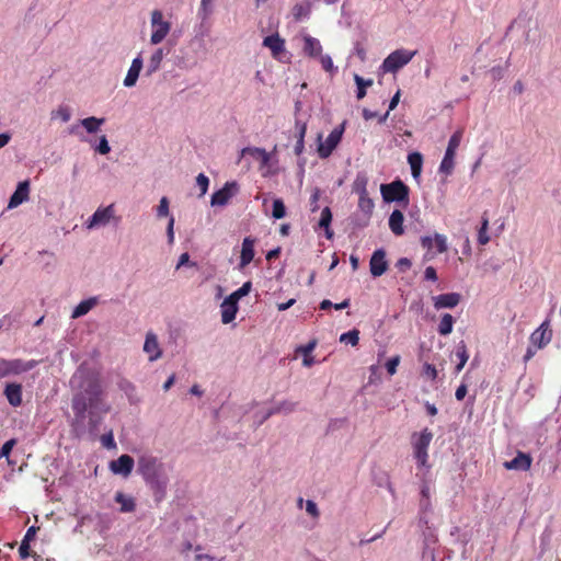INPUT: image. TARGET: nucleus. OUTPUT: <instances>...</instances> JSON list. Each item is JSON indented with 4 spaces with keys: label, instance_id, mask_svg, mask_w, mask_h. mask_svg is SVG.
Instances as JSON below:
<instances>
[{
    "label": "nucleus",
    "instance_id": "obj_53",
    "mask_svg": "<svg viewBox=\"0 0 561 561\" xmlns=\"http://www.w3.org/2000/svg\"><path fill=\"white\" fill-rule=\"evenodd\" d=\"M319 198H320V190L314 188L310 196V210L312 213H314L319 209V205H318Z\"/></svg>",
    "mask_w": 561,
    "mask_h": 561
},
{
    "label": "nucleus",
    "instance_id": "obj_64",
    "mask_svg": "<svg viewBox=\"0 0 561 561\" xmlns=\"http://www.w3.org/2000/svg\"><path fill=\"white\" fill-rule=\"evenodd\" d=\"M215 558L208 553H197L195 556V561H214Z\"/></svg>",
    "mask_w": 561,
    "mask_h": 561
},
{
    "label": "nucleus",
    "instance_id": "obj_49",
    "mask_svg": "<svg viewBox=\"0 0 561 561\" xmlns=\"http://www.w3.org/2000/svg\"><path fill=\"white\" fill-rule=\"evenodd\" d=\"M157 216L159 218L169 216V199H168V197L163 196L160 199V203L157 207Z\"/></svg>",
    "mask_w": 561,
    "mask_h": 561
},
{
    "label": "nucleus",
    "instance_id": "obj_43",
    "mask_svg": "<svg viewBox=\"0 0 561 561\" xmlns=\"http://www.w3.org/2000/svg\"><path fill=\"white\" fill-rule=\"evenodd\" d=\"M215 0H201L198 15L202 19L208 18L214 12Z\"/></svg>",
    "mask_w": 561,
    "mask_h": 561
},
{
    "label": "nucleus",
    "instance_id": "obj_29",
    "mask_svg": "<svg viewBox=\"0 0 561 561\" xmlns=\"http://www.w3.org/2000/svg\"><path fill=\"white\" fill-rule=\"evenodd\" d=\"M358 207L366 215H370L375 207L374 201L369 197L367 188H365V183L359 191Z\"/></svg>",
    "mask_w": 561,
    "mask_h": 561
},
{
    "label": "nucleus",
    "instance_id": "obj_37",
    "mask_svg": "<svg viewBox=\"0 0 561 561\" xmlns=\"http://www.w3.org/2000/svg\"><path fill=\"white\" fill-rule=\"evenodd\" d=\"M104 122H105L104 118H98V117L91 116V117L83 118L81 121V125L84 127V129L89 134H94L100 129V127L104 124Z\"/></svg>",
    "mask_w": 561,
    "mask_h": 561
},
{
    "label": "nucleus",
    "instance_id": "obj_4",
    "mask_svg": "<svg viewBox=\"0 0 561 561\" xmlns=\"http://www.w3.org/2000/svg\"><path fill=\"white\" fill-rule=\"evenodd\" d=\"M36 366L35 360L24 362L20 358L4 359L0 358V379L20 375L33 369Z\"/></svg>",
    "mask_w": 561,
    "mask_h": 561
},
{
    "label": "nucleus",
    "instance_id": "obj_19",
    "mask_svg": "<svg viewBox=\"0 0 561 561\" xmlns=\"http://www.w3.org/2000/svg\"><path fill=\"white\" fill-rule=\"evenodd\" d=\"M238 310V302L231 300L229 297H226L220 305L221 322L224 324L232 322L236 319Z\"/></svg>",
    "mask_w": 561,
    "mask_h": 561
},
{
    "label": "nucleus",
    "instance_id": "obj_28",
    "mask_svg": "<svg viewBox=\"0 0 561 561\" xmlns=\"http://www.w3.org/2000/svg\"><path fill=\"white\" fill-rule=\"evenodd\" d=\"M114 500L116 503L121 504V513H131L136 510L135 499L121 491L116 492Z\"/></svg>",
    "mask_w": 561,
    "mask_h": 561
},
{
    "label": "nucleus",
    "instance_id": "obj_41",
    "mask_svg": "<svg viewBox=\"0 0 561 561\" xmlns=\"http://www.w3.org/2000/svg\"><path fill=\"white\" fill-rule=\"evenodd\" d=\"M251 288H252V283L245 282L239 289L231 293L228 297L231 300H234L236 302H238L242 297L247 296L251 291Z\"/></svg>",
    "mask_w": 561,
    "mask_h": 561
},
{
    "label": "nucleus",
    "instance_id": "obj_55",
    "mask_svg": "<svg viewBox=\"0 0 561 561\" xmlns=\"http://www.w3.org/2000/svg\"><path fill=\"white\" fill-rule=\"evenodd\" d=\"M174 221H175L174 217L170 216L168 227H167L169 243H173V241H174V230H173Z\"/></svg>",
    "mask_w": 561,
    "mask_h": 561
},
{
    "label": "nucleus",
    "instance_id": "obj_14",
    "mask_svg": "<svg viewBox=\"0 0 561 561\" xmlns=\"http://www.w3.org/2000/svg\"><path fill=\"white\" fill-rule=\"evenodd\" d=\"M370 273L374 277H379L388 270L386 252L382 249L376 250L369 261Z\"/></svg>",
    "mask_w": 561,
    "mask_h": 561
},
{
    "label": "nucleus",
    "instance_id": "obj_6",
    "mask_svg": "<svg viewBox=\"0 0 561 561\" xmlns=\"http://www.w3.org/2000/svg\"><path fill=\"white\" fill-rule=\"evenodd\" d=\"M138 472L147 482L163 473V465L152 456H141L138 459Z\"/></svg>",
    "mask_w": 561,
    "mask_h": 561
},
{
    "label": "nucleus",
    "instance_id": "obj_12",
    "mask_svg": "<svg viewBox=\"0 0 561 561\" xmlns=\"http://www.w3.org/2000/svg\"><path fill=\"white\" fill-rule=\"evenodd\" d=\"M114 205L98 208L88 221V228L104 226L114 217Z\"/></svg>",
    "mask_w": 561,
    "mask_h": 561
},
{
    "label": "nucleus",
    "instance_id": "obj_59",
    "mask_svg": "<svg viewBox=\"0 0 561 561\" xmlns=\"http://www.w3.org/2000/svg\"><path fill=\"white\" fill-rule=\"evenodd\" d=\"M424 373L432 379H436L437 377V369L434 365L425 364L424 365Z\"/></svg>",
    "mask_w": 561,
    "mask_h": 561
},
{
    "label": "nucleus",
    "instance_id": "obj_8",
    "mask_svg": "<svg viewBox=\"0 0 561 561\" xmlns=\"http://www.w3.org/2000/svg\"><path fill=\"white\" fill-rule=\"evenodd\" d=\"M345 130V122L336 126L330 135L327 137L324 142H320L318 146V154L321 159L329 158L333 150L342 140L343 133Z\"/></svg>",
    "mask_w": 561,
    "mask_h": 561
},
{
    "label": "nucleus",
    "instance_id": "obj_15",
    "mask_svg": "<svg viewBox=\"0 0 561 561\" xmlns=\"http://www.w3.org/2000/svg\"><path fill=\"white\" fill-rule=\"evenodd\" d=\"M28 197H30V182L27 180H25L18 184L16 190L10 197L8 208L9 209L16 208L22 203L28 201Z\"/></svg>",
    "mask_w": 561,
    "mask_h": 561
},
{
    "label": "nucleus",
    "instance_id": "obj_9",
    "mask_svg": "<svg viewBox=\"0 0 561 561\" xmlns=\"http://www.w3.org/2000/svg\"><path fill=\"white\" fill-rule=\"evenodd\" d=\"M263 46L271 49L272 56L282 61L288 62L290 55L285 49V41L283 37H264Z\"/></svg>",
    "mask_w": 561,
    "mask_h": 561
},
{
    "label": "nucleus",
    "instance_id": "obj_23",
    "mask_svg": "<svg viewBox=\"0 0 561 561\" xmlns=\"http://www.w3.org/2000/svg\"><path fill=\"white\" fill-rule=\"evenodd\" d=\"M142 69V58L140 56L136 57L124 79V85L127 88L134 87L138 80L139 73Z\"/></svg>",
    "mask_w": 561,
    "mask_h": 561
},
{
    "label": "nucleus",
    "instance_id": "obj_2",
    "mask_svg": "<svg viewBox=\"0 0 561 561\" xmlns=\"http://www.w3.org/2000/svg\"><path fill=\"white\" fill-rule=\"evenodd\" d=\"M433 439V433L428 428H424L420 433H413L411 436V444L413 455L419 467L430 468L428 465V447Z\"/></svg>",
    "mask_w": 561,
    "mask_h": 561
},
{
    "label": "nucleus",
    "instance_id": "obj_45",
    "mask_svg": "<svg viewBox=\"0 0 561 561\" xmlns=\"http://www.w3.org/2000/svg\"><path fill=\"white\" fill-rule=\"evenodd\" d=\"M162 58H163L162 49H157L152 54V56L150 58L149 66H148L149 73L154 72L160 67V62H161Z\"/></svg>",
    "mask_w": 561,
    "mask_h": 561
},
{
    "label": "nucleus",
    "instance_id": "obj_61",
    "mask_svg": "<svg viewBox=\"0 0 561 561\" xmlns=\"http://www.w3.org/2000/svg\"><path fill=\"white\" fill-rule=\"evenodd\" d=\"M37 529L38 528H36L35 526L30 527L24 535L23 541H25V542L32 541L36 535Z\"/></svg>",
    "mask_w": 561,
    "mask_h": 561
},
{
    "label": "nucleus",
    "instance_id": "obj_35",
    "mask_svg": "<svg viewBox=\"0 0 561 561\" xmlns=\"http://www.w3.org/2000/svg\"><path fill=\"white\" fill-rule=\"evenodd\" d=\"M408 162L414 179L420 178L423 164V157L420 152H412L408 156Z\"/></svg>",
    "mask_w": 561,
    "mask_h": 561
},
{
    "label": "nucleus",
    "instance_id": "obj_38",
    "mask_svg": "<svg viewBox=\"0 0 561 561\" xmlns=\"http://www.w3.org/2000/svg\"><path fill=\"white\" fill-rule=\"evenodd\" d=\"M489 229V217L486 216V213H484L481 217V227L478 231V242L481 245H485L490 241V237L488 234Z\"/></svg>",
    "mask_w": 561,
    "mask_h": 561
},
{
    "label": "nucleus",
    "instance_id": "obj_11",
    "mask_svg": "<svg viewBox=\"0 0 561 561\" xmlns=\"http://www.w3.org/2000/svg\"><path fill=\"white\" fill-rule=\"evenodd\" d=\"M552 339V331L549 327V322L545 321L530 334V344L536 348L546 347Z\"/></svg>",
    "mask_w": 561,
    "mask_h": 561
},
{
    "label": "nucleus",
    "instance_id": "obj_34",
    "mask_svg": "<svg viewBox=\"0 0 561 561\" xmlns=\"http://www.w3.org/2000/svg\"><path fill=\"white\" fill-rule=\"evenodd\" d=\"M311 12V3L309 1H304L297 3L293 8V16L296 21H302L309 18Z\"/></svg>",
    "mask_w": 561,
    "mask_h": 561
},
{
    "label": "nucleus",
    "instance_id": "obj_7",
    "mask_svg": "<svg viewBox=\"0 0 561 561\" xmlns=\"http://www.w3.org/2000/svg\"><path fill=\"white\" fill-rule=\"evenodd\" d=\"M462 139V130L455 131L449 141L445 152V156L440 162L439 170L443 173L450 174L454 169V158L456 154V150L458 149L460 141Z\"/></svg>",
    "mask_w": 561,
    "mask_h": 561
},
{
    "label": "nucleus",
    "instance_id": "obj_30",
    "mask_svg": "<svg viewBox=\"0 0 561 561\" xmlns=\"http://www.w3.org/2000/svg\"><path fill=\"white\" fill-rule=\"evenodd\" d=\"M296 129H297V141L294 147V152L296 156L302 154L305 150V136L307 131V125L306 123H301L299 121L296 122Z\"/></svg>",
    "mask_w": 561,
    "mask_h": 561
},
{
    "label": "nucleus",
    "instance_id": "obj_3",
    "mask_svg": "<svg viewBox=\"0 0 561 561\" xmlns=\"http://www.w3.org/2000/svg\"><path fill=\"white\" fill-rule=\"evenodd\" d=\"M380 193L385 202L399 203L403 207L409 205L410 188L401 180H396L388 184L380 185Z\"/></svg>",
    "mask_w": 561,
    "mask_h": 561
},
{
    "label": "nucleus",
    "instance_id": "obj_47",
    "mask_svg": "<svg viewBox=\"0 0 561 561\" xmlns=\"http://www.w3.org/2000/svg\"><path fill=\"white\" fill-rule=\"evenodd\" d=\"M319 61L324 71L334 75L337 71V68L334 67L332 58L329 55H321L319 57Z\"/></svg>",
    "mask_w": 561,
    "mask_h": 561
},
{
    "label": "nucleus",
    "instance_id": "obj_10",
    "mask_svg": "<svg viewBox=\"0 0 561 561\" xmlns=\"http://www.w3.org/2000/svg\"><path fill=\"white\" fill-rule=\"evenodd\" d=\"M239 185L237 182H227L222 188L216 191L211 195L210 204L213 206H225L238 193Z\"/></svg>",
    "mask_w": 561,
    "mask_h": 561
},
{
    "label": "nucleus",
    "instance_id": "obj_48",
    "mask_svg": "<svg viewBox=\"0 0 561 561\" xmlns=\"http://www.w3.org/2000/svg\"><path fill=\"white\" fill-rule=\"evenodd\" d=\"M196 184L201 188L199 196H204L208 190L209 179L204 173H199L196 178Z\"/></svg>",
    "mask_w": 561,
    "mask_h": 561
},
{
    "label": "nucleus",
    "instance_id": "obj_46",
    "mask_svg": "<svg viewBox=\"0 0 561 561\" xmlns=\"http://www.w3.org/2000/svg\"><path fill=\"white\" fill-rule=\"evenodd\" d=\"M296 404L293 402L284 401L273 408L268 413L267 416L275 414V413H290L295 410Z\"/></svg>",
    "mask_w": 561,
    "mask_h": 561
},
{
    "label": "nucleus",
    "instance_id": "obj_13",
    "mask_svg": "<svg viewBox=\"0 0 561 561\" xmlns=\"http://www.w3.org/2000/svg\"><path fill=\"white\" fill-rule=\"evenodd\" d=\"M135 461L129 455H122L116 460L110 462V469L115 474L128 477L134 468Z\"/></svg>",
    "mask_w": 561,
    "mask_h": 561
},
{
    "label": "nucleus",
    "instance_id": "obj_51",
    "mask_svg": "<svg viewBox=\"0 0 561 561\" xmlns=\"http://www.w3.org/2000/svg\"><path fill=\"white\" fill-rule=\"evenodd\" d=\"M95 150L101 154H107L111 151V147L105 135L100 137V141Z\"/></svg>",
    "mask_w": 561,
    "mask_h": 561
},
{
    "label": "nucleus",
    "instance_id": "obj_62",
    "mask_svg": "<svg viewBox=\"0 0 561 561\" xmlns=\"http://www.w3.org/2000/svg\"><path fill=\"white\" fill-rule=\"evenodd\" d=\"M365 183V187L367 186V179L365 176H357V179L354 182V190L359 194V191L362 190V185Z\"/></svg>",
    "mask_w": 561,
    "mask_h": 561
},
{
    "label": "nucleus",
    "instance_id": "obj_60",
    "mask_svg": "<svg viewBox=\"0 0 561 561\" xmlns=\"http://www.w3.org/2000/svg\"><path fill=\"white\" fill-rule=\"evenodd\" d=\"M467 394V386L465 383H461L457 389H456V392H455V397L458 401H461L465 399Z\"/></svg>",
    "mask_w": 561,
    "mask_h": 561
},
{
    "label": "nucleus",
    "instance_id": "obj_20",
    "mask_svg": "<svg viewBox=\"0 0 561 561\" xmlns=\"http://www.w3.org/2000/svg\"><path fill=\"white\" fill-rule=\"evenodd\" d=\"M461 296L458 293L442 294L433 298L435 309L454 308L460 302Z\"/></svg>",
    "mask_w": 561,
    "mask_h": 561
},
{
    "label": "nucleus",
    "instance_id": "obj_25",
    "mask_svg": "<svg viewBox=\"0 0 561 561\" xmlns=\"http://www.w3.org/2000/svg\"><path fill=\"white\" fill-rule=\"evenodd\" d=\"M250 156L253 159L260 161L262 168L266 167L270 163V153L263 149L257 147H247L242 149V156Z\"/></svg>",
    "mask_w": 561,
    "mask_h": 561
},
{
    "label": "nucleus",
    "instance_id": "obj_5",
    "mask_svg": "<svg viewBox=\"0 0 561 561\" xmlns=\"http://www.w3.org/2000/svg\"><path fill=\"white\" fill-rule=\"evenodd\" d=\"M414 55L415 50L397 49L383 60L381 68L385 72H396L410 62Z\"/></svg>",
    "mask_w": 561,
    "mask_h": 561
},
{
    "label": "nucleus",
    "instance_id": "obj_22",
    "mask_svg": "<svg viewBox=\"0 0 561 561\" xmlns=\"http://www.w3.org/2000/svg\"><path fill=\"white\" fill-rule=\"evenodd\" d=\"M3 393L10 405L18 408L22 404V385L16 382L7 383Z\"/></svg>",
    "mask_w": 561,
    "mask_h": 561
},
{
    "label": "nucleus",
    "instance_id": "obj_58",
    "mask_svg": "<svg viewBox=\"0 0 561 561\" xmlns=\"http://www.w3.org/2000/svg\"><path fill=\"white\" fill-rule=\"evenodd\" d=\"M19 554L21 559H25L30 556V542H25L22 540L19 548Z\"/></svg>",
    "mask_w": 561,
    "mask_h": 561
},
{
    "label": "nucleus",
    "instance_id": "obj_50",
    "mask_svg": "<svg viewBox=\"0 0 561 561\" xmlns=\"http://www.w3.org/2000/svg\"><path fill=\"white\" fill-rule=\"evenodd\" d=\"M400 364V356L396 355L391 358H389L386 363V369L389 375H394L397 373V367Z\"/></svg>",
    "mask_w": 561,
    "mask_h": 561
},
{
    "label": "nucleus",
    "instance_id": "obj_42",
    "mask_svg": "<svg viewBox=\"0 0 561 561\" xmlns=\"http://www.w3.org/2000/svg\"><path fill=\"white\" fill-rule=\"evenodd\" d=\"M341 342L350 343L352 346H356L359 342V331L353 329L340 336Z\"/></svg>",
    "mask_w": 561,
    "mask_h": 561
},
{
    "label": "nucleus",
    "instance_id": "obj_52",
    "mask_svg": "<svg viewBox=\"0 0 561 561\" xmlns=\"http://www.w3.org/2000/svg\"><path fill=\"white\" fill-rule=\"evenodd\" d=\"M55 115L65 123L68 122L71 117L70 110L67 106H59L55 112Z\"/></svg>",
    "mask_w": 561,
    "mask_h": 561
},
{
    "label": "nucleus",
    "instance_id": "obj_33",
    "mask_svg": "<svg viewBox=\"0 0 561 561\" xmlns=\"http://www.w3.org/2000/svg\"><path fill=\"white\" fill-rule=\"evenodd\" d=\"M305 53L310 57H320L322 55V46L316 37H305Z\"/></svg>",
    "mask_w": 561,
    "mask_h": 561
},
{
    "label": "nucleus",
    "instance_id": "obj_24",
    "mask_svg": "<svg viewBox=\"0 0 561 561\" xmlns=\"http://www.w3.org/2000/svg\"><path fill=\"white\" fill-rule=\"evenodd\" d=\"M254 257V240L250 237L243 239L241 256H240V267H244L251 263Z\"/></svg>",
    "mask_w": 561,
    "mask_h": 561
},
{
    "label": "nucleus",
    "instance_id": "obj_18",
    "mask_svg": "<svg viewBox=\"0 0 561 561\" xmlns=\"http://www.w3.org/2000/svg\"><path fill=\"white\" fill-rule=\"evenodd\" d=\"M144 351L149 355V360L153 362L161 357L162 352L159 346L158 337L154 333L148 332L146 335Z\"/></svg>",
    "mask_w": 561,
    "mask_h": 561
},
{
    "label": "nucleus",
    "instance_id": "obj_44",
    "mask_svg": "<svg viewBox=\"0 0 561 561\" xmlns=\"http://www.w3.org/2000/svg\"><path fill=\"white\" fill-rule=\"evenodd\" d=\"M285 215H286V208H285L284 202L280 198L274 199L272 216L275 219H282L285 217Z\"/></svg>",
    "mask_w": 561,
    "mask_h": 561
},
{
    "label": "nucleus",
    "instance_id": "obj_40",
    "mask_svg": "<svg viewBox=\"0 0 561 561\" xmlns=\"http://www.w3.org/2000/svg\"><path fill=\"white\" fill-rule=\"evenodd\" d=\"M355 83L357 85L356 96L358 100L363 99L366 95V88L373 84L371 79H364L363 77L355 75L354 76Z\"/></svg>",
    "mask_w": 561,
    "mask_h": 561
},
{
    "label": "nucleus",
    "instance_id": "obj_1",
    "mask_svg": "<svg viewBox=\"0 0 561 561\" xmlns=\"http://www.w3.org/2000/svg\"><path fill=\"white\" fill-rule=\"evenodd\" d=\"M82 391L72 398V410L77 417L83 419L88 409H98L101 401V385L96 378L89 377L80 386Z\"/></svg>",
    "mask_w": 561,
    "mask_h": 561
},
{
    "label": "nucleus",
    "instance_id": "obj_21",
    "mask_svg": "<svg viewBox=\"0 0 561 561\" xmlns=\"http://www.w3.org/2000/svg\"><path fill=\"white\" fill-rule=\"evenodd\" d=\"M152 34L151 35H168L170 32V23L164 20L163 14L159 10L151 13Z\"/></svg>",
    "mask_w": 561,
    "mask_h": 561
},
{
    "label": "nucleus",
    "instance_id": "obj_56",
    "mask_svg": "<svg viewBox=\"0 0 561 561\" xmlns=\"http://www.w3.org/2000/svg\"><path fill=\"white\" fill-rule=\"evenodd\" d=\"M424 277L427 280L436 282L437 280L436 270L433 266H427L424 272Z\"/></svg>",
    "mask_w": 561,
    "mask_h": 561
},
{
    "label": "nucleus",
    "instance_id": "obj_63",
    "mask_svg": "<svg viewBox=\"0 0 561 561\" xmlns=\"http://www.w3.org/2000/svg\"><path fill=\"white\" fill-rule=\"evenodd\" d=\"M102 444L107 448L115 447L112 434L102 436Z\"/></svg>",
    "mask_w": 561,
    "mask_h": 561
},
{
    "label": "nucleus",
    "instance_id": "obj_31",
    "mask_svg": "<svg viewBox=\"0 0 561 561\" xmlns=\"http://www.w3.org/2000/svg\"><path fill=\"white\" fill-rule=\"evenodd\" d=\"M331 221H332V211H331L330 207H324L321 211V217L318 222V227L320 229H324L325 237L328 239H332V237H333V231L330 228Z\"/></svg>",
    "mask_w": 561,
    "mask_h": 561
},
{
    "label": "nucleus",
    "instance_id": "obj_36",
    "mask_svg": "<svg viewBox=\"0 0 561 561\" xmlns=\"http://www.w3.org/2000/svg\"><path fill=\"white\" fill-rule=\"evenodd\" d=\"M96 305V298L81 301L72 311L71 318L77 319L87 314Z\"/></svg>",
    "mask_w": 561,
    "mask_h": 561
},
{
    "label": "nucleus",
    "instance_id": "obj_57",
    "mask_svg": "<svg viewBox=\"0 0 561 561\" xmlns=\"http://www.w3.org/2000/svg\"><path fill=\"white\" fill-rule=\"evenodd\" d=\"M306 511L308 512V514H310L313 517L319 516V510L317 507V504L313 501H307Z\"/></svg>",
    "mask_w": 561,
    "mask_h": 561
},
{
    "label": "nucleus",
    "instance_id": "obj_32",
    "mask_svg": "<svg viewBox=\"0 0 561 561\" xmlns=\"http://www.w3.org/2000/svg\"><path fill=\"white\" fill-rule=\"evenodd\" d=\"M455 355H456V357L459 360L458 364L455 367V373L459 374L462 370V368L465 367V365L468 362V359H469V353H468L466 343L463 341H460L457 344Z\"/></svg>",
    "mask_w": 561,
    "mask_h": 561
},
{
    "label": "nucleus",
    "instance_id": "obj_39",
    "mask_svg": "<svg viewBox=\"0 0 561 561\" xmlns=\"http://www.w3.org/2000/svg\"><path fill=\"white\" fill-rule=\"evenodd\" d=\"M454 318L451 314L449 313H445L443 314L442 319H440V322L438 324V333L440 335H448L451 333L453 331V325H454Z\"/></svg>",
    "mask_w": 561,
    "mask_h": 561
},
{
    "label": "nucleus",
    "instance_id": "obj_26",
    "mask_svg": "<svg viewBox=\"0 0 561 561\" xmlns=\"http://www.w3.org/2000/svg\"><path fill=\"white\" fill-rule=\"evenodd\" d=\"M404 216L401 210L394 209L389 217V228L396 236H402L404 233L403 228Z\"/></svg>",
    "mask_w": 561,
    "mask_h": 561
},
{
    "label": "nucleus",
    "instance_id": "obj_54",
    "mask_svg": "<svg viewBox=\"0 0 561 561\" xmlns=\"http://www.w3.org/2000/svg\"><path fill=\"white\" fill-rule=\"evenodd\" d=\"M14 445H15L14 439H10V440L5 442L0 449V459L3 457H9Z\"/></svg>",
    "mask_w": 561,
    "mask_h": 561
},
{
    "label": "nucleus",
    "instance_id": "obj_16",
    "mask_svg": "<svg viewBox=\"0 0 561 561\" xmlns=\"http://www.w3.org/2000/svg\"><path fill=\"white\" fill-rule=\"evenodd\" d=\"M531 462L533 458L529 454L518 451L512 460L505 461L503 466L507 470L527 471L530 469Z\"/></svg>",
    "mask_w": 561,
    "mask_h": 561
},
{
    "label": "nucleus",
    "instance_id": "obj_27",
    "mask_svg": "<svg viewBox=\"0 0 561 561\" xmlns=\"http://www.w3.org/2000/svg\"><path fill=\"white\" fill-rule=\"evenodd\" d=\"M146 483L149 484L158 500H161L164 496L168 478L163 473L152 480H148Z\"/></svg>",
    "mask_w": 561,
    "mask_h": 561
},
{
    "label": "nucleus",
    "instance_id": "obj_17",
    "mask_svg": "<svg viewBox=\"0 0 561 561\" xmlns=\"http://www.w3.org/2000/svg\"><path fill=\"white\" fill-rule=\"evenodd\" d=\"M421 245L427 250L435 245L437 253H444L447 251V238L440 233H435L433 238L425 236L421 238Z\"/></svg>",
    "mask_w": 561,
    "mask_h": 561
}]
</instances>
